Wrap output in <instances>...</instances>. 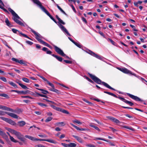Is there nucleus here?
<instances>
[{
  "label": "nucleus",
  "mask_w": 147,
  "mask_h": 147,
  "mask_svg": "<svg viewBox=\"0 0 147 147\" xmlns=\"http://www.w3.org/2000/svg\"><path fill=\"white\" fill-rule=\"evenodd\" d=\"M88 74L91 79L96 84L102 85L109 89L115 91L116 90L115 89L111 87L108 84L102 81L101 80L95 75H93L90 73H88Z\"/></svg>",
  "instance_id": "f257e3e1"
},
{
  "label": "nucleus",
  "mask_w": 147,
  "mask_h": 147,
  "mask_svg": "<svg viewBox=\"0 0 147 147\" xmlns=\"http://www.w3.org/2000/svg\"><path fill=\"white\" fill-rule=\"evenodd\" d=\"M34 3L39 5L41 9L44 12H45L47 15L50 18L53 20L55 23L57 24V22L55 19L50 14L47 10L41 4V2L38 0H32Z\"/></svg>",
  "instance_id": "f03ea898"
},
{
  "label": "nucleus",
  "mask_w": 147,
  "mask_h": 147,
  "mask_svg": "<svg viewBox=\"0 0 147 147\" xmlns=\"http://www.w3.org/2000/svg\"><path fill=\"white\" fill-rule=\"evenodd\" d=\"M8 10L12 15L13 17L12 18V19L15 22L19 25H24L23 24L21 21L18 20V19H20V17L13 9L10 8H9Z\"/></svg>",
  "instance_id": "7ed1b4c3"
},
{
  "label": "nucleus",
  "mask_w": 147,
  "mask_h": 147,
  "mask_svg": "<svg viewBox=\"0 0 147 147\" xmlns=\"http://www.w3.org/2000/svg\"><path fill=\"white\" fill-rule=\"evenodd\" d=\"M25 137L33 141H45L51 143L55 144H56L57 143V141L52 139H38L28 135H25Z\"/></svg>",
  "instance_id": "20e7f679"
},
{
  "label": "nucleus",
  "mask_w": 147,
  "mask_h": 147,
  "mask_svg": "<svg viewBox=\"0 0 147 147\" xmlns=\"http://www.w3.org/2000/svg\"><path fill=\"white\" fill-rule=\"evenodd\" d=\"M104 92L105 93L108 94L109 95L115 97L116 98L119 99L125 103L129 104V105L131 106H132L134 105V103L128 101L123 97L120 96H117L116 95L113 94V93L106 91H104Z\"/></svg>",
  "instance_id": "39448f33"
},
{
  "label": "nucleus",
  "mask_w": 147,
  "mask_h": 147,
  "mask_svg": "<svg viewBox=\"0 0 147 147\" xmlns=\"http://www.w3.org/2000/svg\"><path fill=\"white\" fill-rule=\"evenodd\" d=\"M42 50L46 52L47 54L51 55L52 56L55 57L58 61L60 62H62L63 59V58L61 57L55 55L54 54H51L52 52L46 47H43Z\"/></svg>",
  "instance_id": "423d86ee"
},
{
  "label": "nucleus",
  "mask_w": 147,
  "mask_h": 147,
  "mask_svg": "<svg viewBox=\"0 0 147 147\" xmlns=\"http://www.w3.org/2000/svg\"><path fill=\"white\" fill-rule=\"evenodd\" d=\"M0 118L1 119L5 121L7 123H8L12 125L16 126L17 125L16 123L15 122L11 119L7 118H5L3 117H0Z\"/></svg>",
  "instance_id": "0eeeda50"
},
{
  "label": "nucleus",
  "mask_w": 147,
  "mask_h": 147,
  "mask_svg": "<svg viewBox=\"0 0 147 147\" xmlns=\"http://www.w3.org/2000/svg\"><path fill=\"white\" fill-rule=\"evenodd\" d=\"M117 69L120 71L125 74H131L134 76H135L136 75L134 73H132L131 71L125 68H121L118 67Z\"/></svg>",
  "instance_id": "6e6552de"
},
{
  "label": "nucleus",
  "mask_w": 147,
  "mask_h": 147,
  "mask_svg": "<svg viewBox=\"0 0 147 147\" xmlns=\"http://www.w3.org/2000/svg\"><path fill=\"white\" fill-rule=\"evenodd\" d=\"M16 136H17L18 139L24 144H26V139L23 137V135H22L20 132H18Z\"/></svg>",
  "instance_id": "1a4fd4ad"
},
{
  "label": "nucleus",
  "mask_w": 147,
  "mask_h": 147,
  "mask_svg": "<svg viewBox=\"0 0 147 147\" xmlns=\"http://www.w3.org/2000/svg\"><path fill=\"white\" fill-rule=\"evenodd\" d=\"M54 47L55 51L58 54L63 57H64L65 55V54L64 53L63 51L59 48L56 46H54Z\"/></svg>",
  "instance_id": "9d476101"
},
{
  "label": "nucleus",
  "mask_w": 147,
  "mask_h": 147,
  "mask_svg": "<svg viewBox=\"0 0 147 147\" xmlns=\"http://www.w3.org/2000/svg\"><path fill=\"white\" fill-rule=\"evenodd\" d=\"M30 31H31L35 36V38L38 41L40 42L42 40L40 39V35L39 34L36 32L34 30L30 28Z\"/></svg>",
  "instance_id": "9b49d317"
},
{
  "label": "nucleus",
  "mask_w": 147,
  "mask_h": 147,
  "mask_svg": "<svg viewBox=\"0 0 147 147\" xmlns=\"http://www.w3.org/2000/svg\"><path fill=\"white\" fill-rule=\"evenodd\" d=\"M127 94L130 97L136 101H139L141 102L143 101V100H142L140 98L136 96H135L129 93H127Z\"/></svg>",
  "instance_id": "f8f14e48"
},
{
  "label": "nucleus",
  "mask_w": 147,
  "mask_h": 147,
  "mask_svg": "<svg viewBox=\"0 0 147 147\" xmlns=\"http://www.w3.org/2000/svg\"><path fill=\"white\" fill-rule=\"evenodd\" d=\"M87 52L91 55L95 57L96 58L99 59H102L101 57L99 55L95 53L94 52H93L92 51L89 50Z\"/></svg>",
  "instance_id": "ddd939ff"
},
{
  "label": "nucleus",
  "mask_w": 147,
  "mask_h": 147,
  "mask_svg": "<svg viewBox=\"0 0 147 147\" xmlns=\"http://www.w3.org/2000/svg\"><path fill=\"white\" fill-rule=\"evenodd\" d=\"M11 59L13 61H14L16 63H19L21 64H23L25 66H26L27 65L26 63L22 60H19L18 59L14 57L12 58Z\"/></svg>",
  "instance_id": "4468645a"
},
{
  "label": "nucleus",
  "mask_w": 147,
  "mask_h": 147,
  "mask_svg": "<svg viewBox=\"0 0 147 147\" xmlns=\"http://www.w3.org/2000/svg\"><path fill=\"white\" fill-rule=\"evenodd\" d=\"M70 124L73 127L75 128L77 130L79 131H88L89 129H88L83 128H79L78 126L74 125L72 123H70Z\"/></svg>",
  "instance_id": "2eb2a0df"
},
{
  "label": "nucleus",
  "mask_w": 147,
  "mask_h": 147,
  "mask_svg": "<svg viewBox=\"0 0 147 147\" xmlns=\"http://www.w3.org/2000/svg\"><path fill=\"white\" fill-rule=\"evenodd\" d=\"M3 112L4 113V115H5V114H7L8 115H9V116L15 119H18V116L17 115L13 113H10L7 112H5L4 111H3Z\"/></svg>",
  "instance_id": "dca6fc26"
},
{
  "label": "nucleus",
  "mask_w": 147,
  "mask_h": 147,
  "mask_svg": "<svg viewBox=\"0 0 147 147\" xmlns=\"http://www.w3.org/2000/svg\"><path fill=\"white\" fill-rule=\"evenodd\" d=\"M59 26L61 30L65 32L69 36H71L70 34L69 33L66 28L63 25L60 24Z\"/></svg>",
  "instance_id": "f3484780"
},
{
  "label": "nucleus",
  "mask_w": 147,
  "mask_h": 147,
  "mask_svg": "<svg viewBox=\"0 0 147 147\" xmlns=\"http://www.w3.org/2000/svg\"><path fill=\"white\" fill-rule=\"evenodd\" d=\"M11 30L14 33L17 34L20 36H22V34H24L20 31L14 28H12Z\"/></svg>",
  "instance_id": "a211bd4d"
},
{
  "label": "nucleus",
  "mask_w": 147,
  "mask_h": 147,
  "mask_svg": "<svg viewBox=\"0 0 147 147\" xmlns=\"http://www.w3.org/2000/svg\"><path fill=\"white\" fill-rule=\"evenodd\" d=\"M73 136L80 143H82L84 142V140L82 138L79 136L73 135Z\"/></svg>",
  "instance_id": "6ab92c4d"
},
{
  "label": "nucleus",
  "mask_w": 147,
  "mask_h": 147,
  "mask_svg": "<svg viewBox=\"0 0 147 147\" xmlns=\"http://www.w3.org/2000/svg\"><path fill=\"white\" fill-rule=\"evenodd\" d=\"M109 119L112 121L116 123H120V121L118 120L113 117H109Z\"/></svg>",
  "instance_id": "aec40b11"
},
{
  "label": "nucleus",
  "mask_w": 147,
  "mask_h": 147,
  "mask_svg": "<svg viewBox=\"0 0 147 147\" xmlns=\"http://www.w3.org/2000/svg\"><path fill=\"white\" fill-rule=\"evenodd\" d=\"M5 22L6 25L9 27H11L13 26V25L10 23L7 18H6Z\"/></svg>",
  "instance_id": "412c9836"
},
{
  "label": "nucleus",
  "mask_w": 147,
  "mask_h": 147,
  "mask_svg": "<svg viewBox=\"0 0 147 147\" xmlns=\"http://www.w3.org/2000/svg\"><path fill=\"white\" fill-rule=\"evenodd\" d=\"M1 130V129L0 128V135L5 139L7 138L8 140V138L7 135L5 132L2 131Z\"/></svg>",
  "instance_id": "4be33fe9"
},
{
  "label": "nucleus",
  "mask_w": 147,
  "mask_h": 147,
  "mask_svg": "<svg viewBox=\"0 0 147 147\" xmlns=\"http://www.w3.org/2000/svg\"><path fill=\"white\" fill-rule=\"evenodd\" d=\"M89 125L93 128H94L96 130H98L99 132H100L101 131L99 129V128L97 126L94 125L92 123H90Z\"/></svg>",
  "instance_id": "5701e85b"
},
{
  "label": "nucleus",
  "mask_w": 147,
  "mask_h": 147,
  "mask_svg": "<svg viewBox=\"0 0 147 147\" xmlns=\"http://www.w3.org/2000/svg\"><path fill=\"white\" fill-rule=\"evenodd\" d=\"M2 109L7 111H10L12 112H14V110L13 109L5 106H3Z\"/></svg>",
  "instance_id": "b1692460"
},
{
  "label": "nucleus",
  "mask_w": 147,
  "mask_h": 147,
  "mask_svg": "<svg viewBox=\"0 0 147 147\" xmlns=\"http://www.w3.org/2000/svg\"><path fill=\"white\" fill-rule=\"evenodd\" d=\"M18 123L20 127H22L26 124V123L24 121H18Z\"/></svg>",
  "instance_id": "393cba45"
},
{
  "label": "nucleus",
  "mask_w": 147,
  "mask_h": 147,
  "mask_svg": "<svg viewBox=\"0 0 147 147\" xmlns=\"http://www.w3.org/2000/svg\"><path fill=\"white\" fill-rule=\"evenodd\" d=\"M50 106L51 107H52L53 109L55 110H56L57 111H61V108L57 107L54 105H51Z\"/></svg>",
  "instance_id": "a878e982"
},
{
  "label": "nucleus",
  "mask_w": 147,
  "mask_h": 147,
  "mask_svg": "<svg viewBox=\"0 0 147 147\" xmlns=\"http://www.w3.org/2000/svg\"><path fill=\"white\" fill-rule=\"evenodd\" d=\"M36 89L42 91V93L44 94H47V93H49L48 91L45 90L43 89L38 88H36Z\"/></svg>",
  "instance_id": "bb28decb"
},
{
  "label": "nucleus",
  "mask_w": 147,
  "mask_h": 147,
  "mask_svg": "<svg viewBox=\"0 0 147 147\" xmlns=\"http://www.w3.org/2000/svg\"><path fill=\"white\" fill-rule=\"evenodd\" d=\"M30 92V91L28 90H27L26 91H19L18 94H27L29 93Z\"/></svg>",
  "instance_id": "cd10ccee"
},
{
  "label": "nucleus",
  "mask_w": 147,
  "mask_h": 147,
  "mask_svg": "<svg viewBox=\"0 0 147 147\" xmlns=\"http://www.w3.org/2000/svg\"><path fill=\"white\" fill-rule=\"evenodd\" d=\"M50 90L54 92H56V93H57V94H59L60 93V91L57 89H56L55 88V87L53 88H52L51 89H50Z\"/></svg>",
  "instance_id": "c85d7f7f"
},
{
  "label": "nucleus",
  "mask_w": 147,
  "mask_h": 147,
  "mask_svg": "<svg viewBox=\"0 0 147 147\" xmlns=\"http://www.w3.org/2000/svg\"><path fill=\"white\" fill-rule=\"evenodd\" d=\"M95 140H103L107 142H109V141L108 140H107L105 139H104L103 138H96L95 139H94Z\"/></svg>",
  "instance_id": "c756f323"
},
{
  "label": "nucleus",
  "mask_w": 147,
  "mask_h": 147,
  "mask_svg": "<svg viewBox=\"0 0 147 147\" xmlns=\"http://www.w3.org/2000/svg\"><path fill=\"white\" fill-rule=\"evenodd\" d=\"M9 84L11 86L14 87L15 88H18L17 86L14 82H12L9 81L8 82Z\"/></svg>",
  "instance_id": "7c9ffc66"
},
{
  "label": "nucleus",
  "mask_w": 147,
  "mask_h": 147,
  "mask_svg": "<svg viewBox=\"0 0 147 147\" xmlns=\"http://www.w3.org/2000/svg\"><path fill=\"white\" fill-rule=\"evenodd\" d=\"M0 96L4 97L7 99H9V97L8 95L5 93L0 94Z\"/></svg>",
  "instance_id": "2f4dec72"
},
{
  "label": "nucleus",
  "mask_w": 147,
  "mask_h": 147,
  "mask_svg": "<svg viewBox=\"0 0 147 147\" xmlns=\"http://www.w3.org/2000/svg\"><path fill=\"white\" fill-rule=\"evenodd\" d=\"M56 124L60 126H63L65 125L64 122H57L56 123Z\"/></svg>",
  "instance_id": "473e14b6"
},
{
  "label": "nucleus",
  "mask_w": 147,
  "mask_h": 147,
  "mask_svg": "<svg viewBox=\"0 0 147 147\" xmlns=\"http://www.w3.org/2000/svg\"><path fill=\"white\" fill-rule=\"evenodd\" d=\"M84 77L88 81L90 82L93 84H94V82H95L93 80H91L90 78H89L88 77H87L86 76H85Z\"/></svg>",
  "instance_id": "72a5a7b5"
},
{
  "label": "nucleus",
  "mask_w": 147,
  "mask_h": 147,
  "mask_svg": "<svg viewBox=\"0 0 147 147\" xmlns=\"http://www.w3.org/2000/svg\"><path fill=\"white\" fill-rule=\"evenodd\" d=\"M74 123H76L79 125H81L82 123V122L79 121L77 119H75L72 121Z\"/></svg>",
  "instance_id": "f704fd0d"
},
{
  "label": "nucleus",
  "mask_w": 147,
  "mask_h": 147,
  "mask_svg": "<svg viewBox=\"0 0 147 147\" xmlns=\"http://www.w3.org/2000/svg\"><path fill=\"white\" fill-rule=\"evenodd\" d=\"M56 5L57 6V7L58 9L63 13L65 14H66L65 12L63 10V9L57 4H56Z\"/></svg>",
  "instance_id": "c9c22d12"
},
{
  "label": "nucleus",
  "mask_w": 147,
  "mask_h": 147,
  "mask_svg": "<svg viewBox=\"0 0 147 147\" xmlns=\"http://www.w3.org/2000/svg\"><path fill=\"white\" fill-rule=\"evenodd\" d=\"M36 93L38 96L41 97H44L46 98H48V97L46 95L44 94H41L37 92H35Z\"/></svg>",
  "instance_id": "e433bc0d"
},
{
  "label": "nucleus",
  "mask_w": 147,
  "mask_h": 147,
  "mask_svg": "<svg viewBox=\"0 0 147 147\" xmlns=\"http://www.w3.org/2000/svg\"><path fill=\"white\" fill-rule=\"evenodd\" d=\"M19 85L23 89H28L26 86L22 84H19Z\"/></svg>",
  "instance_id": "4c0bfd02"
},
{
  "label": "nucleus",
  "mask_w": 147,
  "mask_h": 147,
  "mask_svg": "<svg viewBox=\"0 0 147 147\" xmlns=\"http://www.w3.org/2000/svg\"><path fill=\"white\" fill-rule=\"evenodd\" d=\"M10 139L12 142H14L16 143L18 142V141L15 140L13 137L11 136H10Z\"/></svg>",
  "instance_id": "58836bf2"
},
{
  "label": "nucleus",
  "mask_w": 147,
  "mask_h": 147,
  "mask_svg": "<svg viewBox=\"0 0 147 147\" xmlns=\"http://www.w3.org/2000/svg\"><path fill=\"white\" fill-rule=\"evenodd\" d=\"M69 147H75L76 144L74 143H70L69 144Z\"/></svg>",
  "instance_id": "ea45409f"
},
{
  "label": "nucleus",
  "mask_w": 147,
  "mask_h": 147,
  "mask_svg": "<svg viewBox=\"0 0 147 147\" xmlns=\"http://www.w3.org/2000/svg\"><path fill=\"white\" fill-rule=\"evenodd\" d=\"M123 127H124V128L130 130L132 131H134V128H132L131 127H129L127 126H123Z\"/></svg>",
  "instance_id": "a19ab883"
},
{
  "label": "nucleus",
  "mask_w": 147,
  "mask_h": 147,
  "mask_svg": "<svg viewBox=\"0 0 147 147\" xmlns=\"http://www.w3.org/2000/svg\"><path fill=\"white\" fill-rule=\"evenodd\" d=\"M37 104H38V105H40L41 107H46L47 106V105H46L40 102H38L37 103Z\"/></svg>",
  "instance_id": "79ce46f5"
},
{
  "label": "nucleus",
  "mask_w": 147,
  "mask_h": 147,
  "mask_svg": "<svg viewBox=\"0 0 147 147\" xmlns=\"http://www.w3.org/2000/svg\"><path fill=\"white\" fill-rule=\"evenodd\" d=\"M0 8H1V9H2L5 12H6L7 13H9L8 11L6 9H5L4 7H3V6H1L0 5Z\"/></svg>",
  "instance_id": "37998d69"
},
{
  "label": "nucleus",
  "mask_w": 147,
  "mask_h": 147,
  "mask_svg": "<svg viewBox=\"0 0 147 147\" xmlns=\"http://www.w3.org/2000/svg\"><path fill=\"white\" fill-rule=\"evenodd\" d=\"M37 76L39 77H40V78H42V79H43L44 81L46 82H47V81H48V80L43 76H41L40 75H37Z\"/></svg>",
  "instance_id": "c03bdc74"
},
{
  "label": "nucleus",
  "mask_w": 147,
  "mask_h": 147,
  "mask_svg": "<svg viewBox=\"0 0 147 147\" xmlns=\"http://www.w3.org/2000/svg\"><path fill=\"white\" fill-rule=\"evenodd\" d=\"M53 118L51 117H49L45 120V122H48L51 120Z\"/></svg>",
  "instance_id": "a18cd8bd"
},
{
  "label": "nucleus",
  "mask_w": 147,
  "mask_h": 147,
  "mask_svg": "<svg viewBox=\"0 0 147 147\" xmlns=\"http://www.w3.org/2000/svg\"><path fill=\"white\" fill-rule=\"evenodd\" d=\"M60 112H61L63 113L66 114H69V113L67 111V110H64V109H61V110Z\"/></svg>",
  "instance_id": "49530a36"
},
{
  "label": "nucleus",
  "mask_w": 147,
  "mask_h": 147,
  "mask_svg": "<svg viewBox=\"0 0 147 147\" xmlns=\"http://www.w3.org/2000/svg\"><path fill=\"white\" fill-rule=\"evenodd\" d=\"M22 80L24 82H26V83H29V80L26 78H22Z\"/></svg>",
  "instance_id": "de8ad7c7"
},
{
  "label": "nucleus",
  "mask_w": 147,
  "mask_h": 147,
  "mask_svg": "<svg viewBox=\"0 0 147 147\" xmlns=\"http://www.w3.org/2000/svg\"><path fill=\"white\" fill-rule=\"evenodd\" d=\"M40 43H42V44L44 45L45 46H47V47H48V46L49 45V44H48L47 43L44 41L42 40L41 42Z\"/></svg>",
  "instance_id": "09e8293b"
},
{
  "label": "nucleus",
  "mask_w": 147,
  "mask_h": 147,
  "mask_svg": "<svg viewBox=\"0 0 147 147\" xmlns=\"http://www.w3.org/2000/svg\"><path fill=\"white\" fill-rule=\"evenodd\" d=\"M92 100H95V101H96L98 102H101L102 103H103V104H105V102L102 101H101L99 99H98V98H93L92 99Z\"/></svg>",
  "instance_id": "8fccbe9b"
},
{
  "label": "nucleus",
  "mask_w": 147,
  "mask_h": 147,
  "mask_svg": "<svg viewBox=\"0 0 147 147\" xmlns=\"http://www.w3.org/2000/svg\"><path fill=\"white\" fill-rule=\"evenodd\" d=\"M59 22V23L60 24H62L63 25H65V23L60 18L58 20Z\"/></svg>",
  "instance_id": "3c124183"
},
{
  "label": "nucleus",
  "mask_w": 147,
  "mask_h": 147,
  "mask_svg": "<svg viewBox=\"0 0 147 147\" xmlns=\"http://www.w3.org/2000/svg\"><path fill=\"white\" fill-rule=\"evenodd\" d=\"M0 79L5 82H6L7 81L6 78L3 77H0Z\"/></svg>",
  "instance_id": "603ef678"
},
{
  "label": "nucleus",
  "mask_w": 147,
  "mask_h": 147,
  "mask_svg": "<svg viewBox=\"0 0 147 147\" xmlns=\"http://www.w3.org/2000/svg\"><path fill=\"white\" fill-rule=\"evenodd\" d=\"M47 83L50 86H51L52 88H53L55 87L54 84H53L52 83L49 82L48 81H47Z\"/></svg>",
  "instance_id": "864d4df0"
},
{
  "label": "nucleus",
  "mask_w": 147,
  "mask_h": 147,
  "mask_svg": "<svg viewBox=\"0 0 147 147\" xmlns=\"http://www.w3.org/2000/svg\"><path fill=\"white\" fill-rule=\"evenodd\" d=\"M86 146L89 147H96L94 145L92 144H86Z\"/></svg>",
  "instance_id": "5fc2aeb1"
},
{
  "label": "nucleus",
  "mask_w": 147,
  "mask_h": 147,
  "mask_svg": "<svg viewBox=\"0 0 147 147\" xmlns=\"http://www.w3.org/2000/svg\"><path fill=\"white\" fill-rule=\"evenodd\" d=\"M63 61L66 63L71 64L72 63V61H70L64 60Z\"/></svg>",
  "instance_id": "6e6d98bb"
},
{
  "label": "nucleus",
  "mask_w": 147,
  "mask_h": 147,
  "mask_svg": "<svg viewBox=\"0 0 147 147\" xmlns=\"http://www.w3.org/2000/svg\"><path fill=\"white\" fill-rule=\"evenodd\" d=\"M22 36L24 37L27 38L29 39L30 40H33L31 38H30L27 35H26V34H22Z\"/></svg>",
  "instance_id": "4d7b16f0"
},
{
  "label": "nucleus",
  "mask_w": 147,
  "mask_h": 147,
  "mask_svg": "<svg viewBox=\"0 0 147 147\" xmlns=\"http://www.w3.org/2000/svg\"><path fill=\"white\" fill-rule=\"evenodd\" d=\"M74 44L79 48H81L82 46L78 43L75 42Z\"/></svg>",
  "instance_id": "13d9d810"
},
{
  "label": "nucleus",
  "mask_w": 147,
  "mask_h": 147,
  "mask_svg": "<svg viewBox=\"0 0 147 147\" xmlns=\"http://www.w3.org/2000/svg\"><path fill=\"white\" fill-rule=\"evenodd\" d=\"M18 132L17 131H16L12 129V132H11V133L14 134L15 135H16V134L18 133Z\"/></svg>",
  "instance_id": "bf43d9fd"
},
{
  "label": "nucleus",
  "mask_w": 147,
  "mask_h": 147,
  "mask_svg": "<svg viewBox=\"0 0 147 147\" xmlns=\"http://www.w3.org/2000/svg\"><path fill=\"white\" fill-rule=\"evenodd\" d=\"M130 26L133 28L134 31H138V30L136 29V27L135 26L131 24H130Z\"/></svg>",
  "instance_id": "052dcab7"
},
{
  "label": "nucleus",
  "mask_w": 147,
  "mask_h": 147,
  "mask_svg": "<svg viewBox=\"0 0 147 147\" xmlns=\"http://www.w3.org/2000/svg\"><path fill=\"white\" fill-rule=\"evenodd\" d=\"M82 21L84 22L86 24L87 23V22L86 19L84 17H82Z\"/></svg>",
  "instance_id": "680f3d73"
},
{
  "label": "nucleus",
  "mask_w": 147,
  "mask_h": 147,
  "mask_svg": "<svg viewBox=\"0 0 147 147\" xmlns=\"http://www.w3.org/2000/svg\"><path fill=\"white\" fill-rule=\"evenodd\" d=\"M109 128L113 132H115L117 131V130L111 127H109Z\"/></svg>",
  "instance_id": "e2e57ef3"
},
{
  "label": "nucleus",
  "mask_w": 147,
  "mask_h": 147,
  "mask_svg": "<svg viewBox=\"0 0 147 147\" xmlns=\"http://www.w3.org/2000/svg\"><path fill=\"white\" fill-rule=\"evenodd\" d=\"M98 33L101 35L104 38H105V35L103 33L101 32V31H99V32H98Z\"/></svg>",
  "instance_id": "0e129e2a"
},
{
  "label": "nucleus",
  "mask_w": 147,
  "mask_h": 147,
  "mask_svg": "<svg viewBox=\"0 0 147 147\" xmlns=\"http://www.w3.org/2000/svg\"><path fill=\"white\" fill-rule=\"evenodd\" d=\"M61 144L62 146L65 147H69V144H67L64 143H62Z\"/></svg>",
  "instance_id": "69168bd1"
},
{
  "label": "nucleus",
  "mask_w": 147,
  "mask_h": 147,
  "mask_svg": "<svg viewBox=\"0 0 147 147\" xmlns=\"http://www.w3.org/2000/svg\"><path fill=\"white\" fill-rule=\"evenodd\" d=\"M26 42L27 44H28L30 45H32V44H33V42H31L30 41H26Z\"/></svg>",
  "instance_id": "338daca9"
},
{
  "label": "nucleus",
  "mask_w": 147,
  "mask_h": 147,
  "mask_svg": "<svg viewBox=\"0 0 147 147\" xmlns=\"http://www.w3.org/2000/svg\"><path fill=\"white\" fill-rule=\"evenodd\" d=\"M109 40L110 41V42H111V43L113 45H115V42H114L112 39L109 38Z\"/></svg>",
  "instance_id": "774afa93"
}]
</instances>
